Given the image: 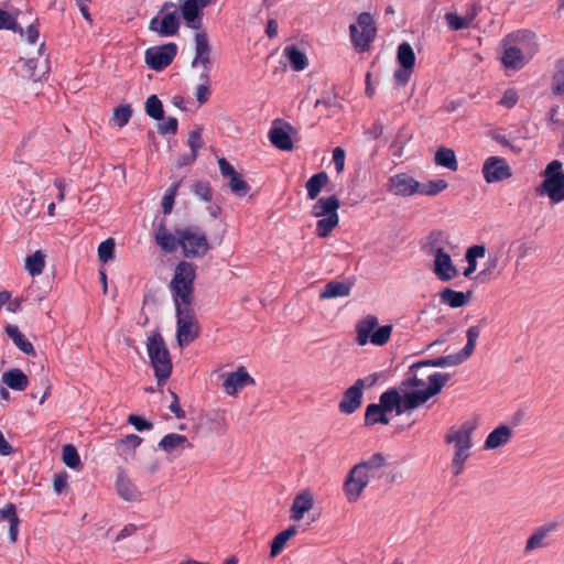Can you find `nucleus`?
I'll use <instances>...</instances> for the list:
<instances>
[{
    "instance_id": "obj_1",
    "label": "nucleus",
    "mask_w": 564,
    "mask_h": 564,
    "mask_svg": "<svg viewBox=\"0 0 564 564\" xmlns=\"http://www.w3.org/2000/svg\"><path fill=\"white\" fill-rule=\"evenodd\" d=\"M535 34L523 30L509 34L503 40L501 63L506 68L521 69L538 53Z\"/></svg>"
},
{
    "instance_id": "obj_2",
    "label": "nucleus",
    "mask_w": 564,
    "mask_h": 564,
    "mask_svg": "<svg viewBox=\"0 0 564 564\" xmlns=\"http://www.w3.org/2000/svg\"><path fill=\"white\" fill-rule=\"evenodd\" d=\"M475 429V423L466 421L458 426H451L445 434L444 442L454 446V455L451 462L454 476H459L464 471L465 463L470 457V449L474 445L471 436Z\"/></svg>"
},
{
    "instance_id": "obj_3",
    "label": "nucleus",
    "mask_w": 564,
    "mask_h": 564,
    "mask_svg": "<svg viewBox=\"0 0 564 564\" xmlns=\"http://www.w3.org/2000/svg\"><path fill=\"white\" fill-rule=\"evenodd\" d=\"M196 265L192 262L180 261L170 282L174 305H192Z\"/></svg>"
},
{
    "instance_id": "obj_4",
    "label": "nucleus",
    "mask_w": 564,
    "mask_h": 564,
    "mask_svg": "<svg viewBox=\"0 0 564 564\" xmlns=\"http://www.w3.org/2000/svg\"><path fill=\"white\" fill-rule=\"evenodd\" d=\"M147 351L150 364L153 367L158 384H165L166 380L171 377L173 365L170 351L160 333H155L148 338Z\"/></svg>"
},
{
    "instance_id": "obj_5",
    "label": "nucleus",
    "mask_w": 564,
    "mask_h": 564,
    "mask_svg": "<svg viewBox=\"0 0 564 564\" xmlns=\"http://www.w3.org/2000/svg\"><path fill=\"white\" fill-rule=\"evenodd\" d=\"M340 202L335 195L318 198L312 207V216L319 218L315 232L319 238H327L339 224Z\"/></svg>"
},
{
    "instance_id": "obj_6",
    "label": "nucleus",
    "mask_w": 564,
    "mask_h": 564,
    "mask_svg": "<svg viewBox=\"0 0 564 564\" xmlns=\"http://www.w3.org/2000/svg\"><path fill=\"white\" fill-rule=\"evenodd\" d=\"M379 321L375 315H367L356 324V343L366 346L371 343L375 346H384L391 338L392 325L378 326Z\"/></svg>"
},
{
    "instance_id": "obj_7",
    "label": "nucleus",
    "mask_w": 564,
    "mask_h": 564,
    "mask_svg": "<svg viewBox=\"0 0 564 564\" xmlns=\"http://www.w3.org/2000/svg\"><path fill=\"white\" fill-rule=\"evenodd\" d=\"M543 181L536 188L538 195H546L553 204L564 202V171L558 160L551 161L542 172Z\"/></svg>"
},
{
    "instance_id": "obj_8",
    "label": "nucleus",
    "mask_w": 564,
    "mask_h": 564,
    "mask_svg": "<svg viewBox=\"0 0 564 564\" xmlns=\"http://www.w3.org/2000/svg\"><path fill=\"white\" fill-rule=\"evenodd\" d=\"M176 234L180 235V248L185 258H202L210 249L206 234L198 226L177 228Z\"/></svg>"
},
{
    "instance_id": "obj_9",
    "label": "nucleus",
    "mask_w": 564,
    "mask_h": 564,
    "mask_svg": "<svg viewBox=\"0 0 564 564\" xmlns=\"http://www.w3.org/2000/svg\"><path fill=\"white\" fill-rule=\"evenodd\" d=\"M176 314V340L180 347H186L193 343L200 332L198 319L192 305L175 306Z\"/></svg>"
},
{
    "instance_id": "obj_10",
    "label": "nucleus",
    "mask_w": 564,
    "mask_h": 564,
    "mask_svg": "<svg viewBox=\"0 0 564 564\" xmlns=\"http://www.w3.org/2000/svg\"><path fill=\"white\" fill-rule=\"evenodd\" d=\"M377 31L372 15L362 12L358 15L357 23L349 25L350 42L358 52H367L377 36Z\"/></svg>"
},
{
    "instance_id": "obj_11",
    "label": "nucleus",
    "mask_w": 564,
    "mask_h": 564,
    "mask_svg": "<svg viewBox=\"0 0 564 564\" xmlns=\"http://www.w3.org/2000/svg\"><path fill=\"white\" fill-rule=\"evenodd\" d=\"M377 380V373L357 379L355 383L344 392L338 404L339 411L347 415L356 412L362 403L364 389L371 388L376 384Z\"/></svg>"
},
{
    "instance_id": "obj_12",
    "label": "nucleus",
    "mask_w": 564,
    "mask_h": 564,
    "mask_svg": "<svg viewBox=\"0 0 564 564\" xmlns=\"http://www.w3.org/2000/svg\"><path fill=\"white\" fill-rule=\"evenodd\" d=\"M177 54V45L167 43L161 46L149 47L144 52L147 65L156 72L166 68Z\"/></svg>"
},
{
    "instance_id": "obj_13",
    "label": "nucleus",
    "mask_w": 564,
    "mask_h": 564,
    "mask_svg": "<svg viewBox=\"0 0 564 564\" xmlns=\"http://www.w3.org/2000/svg\"><path fill=\"white\" fill-rule=\"evenodd\" d=\"M429 253L434 256L433 271L441 281L446 282L458 275L449 253L442 247H431Z\"/></svg>"
},
{
    "instance_id": "obj_14",
    "label": "nucleus",
    "mask_w": 564,
    "mask_h": 564,
    "mask_svg": "<svg viewBox=\"0 0 564 564\" xmlns=\"http://www.w3.org/2000/svg\"><path fill=\"white\" fill-rule=\"evenodd\" d=\"M487 183H497L512 176V171L506 159L489 156L485 160L481 169Z\"/></svg>"
},
{
    "instance_id": "obj_15",
    "label": "nucleus",
    "mask_w": 564,
    "mask_h": 564,
    "mask_svg": "<svg viewBox=\"0 0 564 564\" xmlns=\"http://www.w3.org/2000/svg\"><path fill=\"white\" fill-rule=\"evenodd\" d=\"M218 166H219L221 175L226 178H229L228 185L230 187V191L235 195L243 197L249 193V191H250L249 184L243 180L242 175L239 174L226 159H224V158L219 159Z\"/></svg>"
},
{
    "instance_id": "obj_16",
    "label": "nucleus",
    "mask_w": 564,
    "mask_h": 564,
    "mask_svg": "<svg viewBox=\"0 0 564 564\" xmlns=\"http://www.w3.org/2000/svg\"><path fill=\"white\" fill-rule=\"evenodd\" d=\"M293 127L288 122L281 120H274L272 127L269 130L268 138L270 142L279 150L291 151L293 149V141L290 135V131Z\"/></svg>"
},
{
    "instance_id": "obj_17",
    "label": "nucleus",
    "mask_w": 564,
    "mask_h": 564,
    "mask_svg": "<svg viewBox=\"0 0 564 564\" xmlns=\"http://www.w3.org/2000/svg\"><path fill=\"white\" fill-rule=\"evenodd\" d=\"M557 528L558 523L551 521L534 529L525 542L524 552L531 553L534 550L549 546L551 544L550 534L556 531Z\"/></svg>"
},
{
    "instance_id": "obj_18",
    "label": "nucleus",
    "mask_w": 564,
    "mask_h": 564,
    "mask_svg": "<svg viewBox=\"0 0 564 564\" xmlns=\"http://www.w3.org/2000/svg\"><path fill=\"white\" fill-rule=\"evenodd\" d=\"M180 28V21L176 11L165 13L162 19L154 17L149 23V30L156 32L160 36L176 35Z\"/></svg>"
},
{
    "instance_id": "obj_19",
    "label": "nucleus",
    "mask_w": 564,
    "mask_h": 564,
    "mask_svg": "<svg viewBox=\"0 0 564 564\" xmlns=\"http://www.w3.org/2000/svg\"><path fill=\"white\" fill-rule=\"evenodd\" d=\"M389 191L398 196L419 194V182L406 173H399L389 178Z\"/></svg>"
},
{
    "instance_id": "obj_20",
    "label": "nucleus",
    "mask_w": 564,
    "mask_h": 564,
    "mask_svg": "<svg viewBox=\"0 0 564 564\" xmlns=\"http://www.w3.org/2000/svg\"><path fill=\"white\" fill-rule=\"evenodd\" d=\"M207 3L199 0H185L181 6V14L187 28L199 30L203 21V9Z\"/></svg>"
},
{
    "instance_id": "obj_21",
    "label": "nucleus",
    "mask_w": 564,
    "mask_h": 564,
    "mask_svg": "<svg viewBox=\"0 0 564 564\" xmlns=\"http://www.w3.org/2000/svg\"><path fill=\"white\" fill-rule=\"evenodd\" d=\"M254 379L248 373L245 367H239L236 371L227 373L223 388L229 395H236L237 392L248 384H253Z\"/></svg>"
},
{
    "instance_id": "obj_22",
    "label": "nucleus",
    "mask_w": 564,
    "mask_h": 564,
    "mask_svg": "<svg viewBox=\"0 0 564 564\" xmlns=\"http://www.w3.org/2000/svg\"><path fill=\"white\" fill-rule=\"evenodd\" d=\"M359 475V469L351 468L344 481L343 490L348 502H356L366 488Z\"/></svg>"
},
{
    "instance_id": "obj_23",
    "label": "nucleus",
    "mask_w": 564,
    "mask_h": 564,
    "mask_svg": "<svg viewBox=\"0 0 564 564\" xmlns=\"http://www.w3.org/2000/svg\"><path fill=\"white\" fill-rule=\"evenodd\" d=\"M154 239L161 250L166 253H172L180 247V235L176 231L174 234L170 232L164 221L158 225Z\"/></svg>"
},
{
    "instance_id": "obj_24",
    "label": "nucleus",
    "mask_w": 564,
    "mask_h": 564,
    "mask_svg": "<svg viewBox=\"0 0 564 564\" xmlns=\"http://www.w3.org/2000/svg\"><path fill=\"white\" fill-rule=\"evenodd\" d=\"M212 64V47L208 36L205 32L195 34V56L192 61V67Z\"/></svg>"
},
{
    "instance_id": "obj_25",
    "label": "nucleus",
    "mask_w": 564,
    "mask_h": 564,
    "mask_svg": "<svg viewBox=\"0 0 564 564\" xmlns=\"http://www.w3.org/2000/svg\"><path fill=\"white\" fill-rule=\"evenodd\" d=\"M513 435L510 426L501 424L492 430L485 440V449H496L500 446L508 444Z\"/></svg>"
},
{
    "instance_id": "obj_26",
    "label": "nucleus",
    "mask_w": 564,
    "mask_h": 564,
    "mask_svg": "<svg viewBox=\"0 0 564 564\" xmlns=\"http://www.w3.org/2000/svg\"><path fill=\"white\" fill-rule=\"evenodd\" d=\"M314 505L313 495L310 491H303L299 494L291 506V516L290 518L294 521H300L303 519L304 514L308 512Z\"/></svg>"
},
{
    "instance_id": "obj_27",
    "label": "nucleus",
    "mask_w": 564,
    "mask_h": 564,
    "mask_svg": "<svg viewBox=\"0 0 564 564\" xmlns=\"http://www.w3.org/2000/svg\"><path fill=\"white\" fill-rule=\"evenodd\" d=\"M358 466L364 467V473L371 480L379 479L384 475L386 457L381 453H376L368 459L360 462Z\"/></svg>"
},
{
    "instance_id": "obj_28",
    "label": "nucleus",
    "mask_w": 564,
    "mask_h": 564,
    "mask_svg": "<svg viewBox=\"0 0 564 564\" xmlns=\"http://www.w3.org/2000/svg\"><path fill=\"white\" fill-rule=\"evenodd\" d=\"M379 404L387 413L392 411H395L397 415H401L403 413L402 395L395 388H391L381 393L379 397Z\"/></svg>"
},
{
    "instance_id": "obj_29",
    "label": "nucleus",
    "mask_w": 564,
    "mask_h": 564,
    "mask_svg": "<svg viewBox=\"0 0 564 564\" xmlns=\"http://www.w3.org/2000/svg\"><path fill=\"white\" fill-rule=\"evenodd\" d=\"M2 521L9 522V539L11 543H15L19 534L20 519L13 503H7L0 509V522Z\"/></svg>"
},
{
    "instance_id": "obj_30",
    "label": "nucleus",
    "mask_w": 564,
    "mask_h": 564,
    "mask_svg": "<svg viewBox=\"0 0 564 564\" xmlns=\"http://www.w3.org/2000/svg\"><path fill=\"white\" fill-rule=\"evenodd\" d=\"M1 380L8 388L15 391H24L29 384L26 375L19 368L3 372Z\"/></svg>"
},
{
    "instance_id": "obj_31",
    "label": "nucleus",
    "mask_w": 564,
    "mask_h": 564,
    "mask_svg": "<svg viewBox=\"0 0 564 564\" xmlns=\"http://www.w3.org/2000/svg\"><path fill=\"white\" fill-rule=\"evenodd\" d=\"M6 334L13 341L17 348L28 356H35V349L33 344L25 338L15 325H8L6 327Z\"/></svg>"
},
{
    "instance_id": "obj_32",
    "label": "nucleus",
    "mask_w": 564,
    "mask_h": 564,
    "mask_svg": "<svg viewBox=\"0 0 564 564\" xmlns=\"http://www.w3.org/2000/svg\"><path fill=\"white\" fill-rule=\"evenodd\" d=\"M351 284L340 281H329L319 293V300L346 297L350 294Z\"/></svg>"
},
{
    "instance_id": "obj_33",
    "label": "nucleus",
    "mask_w": 564,
    "mask_h": 564,
    "mask_svg": "<svg viewBox=\"0 0 564 564\" xmlns=\"http://www.w3.org/2000/svg\"><path fill=\"white\" fill-rule=\"evenodd\" d=\"M118 495L127 501H137L140 499L141 492L137 486L123 474H120L116 481Z\"/></svg>"
},
{
    "instance_id": "obj_34",
    "label": "nucleus",
    "mask_w": 564,
    "mask_h": 564,
    "mask_svg": "<svg viewBox=\"0 0 564 564\" xmlns=\"http://www.w3.org/2000/svg\"><path fill=\"white\" fill-rule=\"evenodd\" d=\"M19 14L20 10L18 8H12L10 10L0 8V30H9L23 35L24 31L18 23Z\"/></svg>"
},
{
    "instance_id": "obj_35",
    "label": "nucleus",
    "mask_w": 564,
    "mask_h": 564,
    "mask_svg": "<svg viewBox=\"0 0 564 564\" xmlns=\"http://www.w3.org/2000/svg\"><path fill=\"white\" fill-rule=\"evenodd\" d=\"M485 256L486 247L484 245H473L466 250L465 259L467 261V267L463 272L465 278H470L471 274L475 273L477 270V259L484 258Z\"/></svg>"
},
{
    "instance_id": "obj_36",
    "label": "nucleus",
    "mask_w": 564,
    "mask_h": 564,
    "mask_svg": "<svg viewBox=\"0 0 564 564\" xmlns=\"http://www.w3.org/2000/svg\"><path fill=\"white\" fill-rule=\"evenodd\" d=\"M328 182L329 177L326 172L323 171L313 174L305 184V188L307 191V198L311 200L316 199Z\"/></svg>"
},
{
    "instance_id": "obj_37",
    "label": "nucleus",
    "mask_w": 564,
    "mask_h": 564,
    "mask_svg": "<svg viewBox=\"0 0 564 564\" xmlns=\"http://www.w3.org/2000/svg\"><path fill=\"white\" fill-rule=\"evenodd\" d=\"M387 414L379 403H370L365 411V425L372 426L378 423L387 425L390 422Z\"/></svg>"
},
{
    "instance_id": "obj_38",
    "label": "nucleus",
    "mask_w": 564,
    "mask_h": 564,
    "mask_svg": "<svg viewBox=\"0 0 564 564\" xmlns=\"http://www.w3.org/2000/svg\"><path fill=\"white\" fill-rule=\"evenodd\" d=\"M469 295L470 292L465 294L464 292L445 288L440 293V299L442 303L447 304L451 308H458L467 303Z\"/></svg>"
},
{
    "instance_id": "obj_39",
    "label": "nucleus",
    "mask_w": 564,
    "mask_h": 564,
    "mask_svg": "<svg viewBox=\"0 0 564 564\" xmlns=\"http://www.w3.org/2000/svg\"><path fill=\"white\" fill-rule=\"evenodd\" d=\"M430 399L425 390L404 392L402 395L403 412L410 411L424 404Z\"/></svg>"
},
{
    "instance_id": "obj_40",
    "label": "nucleus",
    "mask_w": 564,
    "mask_h": 564,
    "mask_svg": "<svg viewBox=\"0 0 564 564\" xmlns=\"http://www.w3.org/2000/svg\"><path fill=\"white\" fill-rule=\"evenodd\" d=\"M434 161L437 165L444 166L451 171H457L458 163L454 150L441 148L436 151Z\"/></svg>"
},
{
    "instance_id": "obj_41",
    "label": "nucleus",
    "mask_w": 564,
    "mask_h": 564,
    "mask_svg": "<svg viewBox=\"0 0 564 564\" xmlns=\"http://www.w3.org/2000/svg\"><path fill=\"white\" fill-rule=\"evenodd\" d=\"M284 54L288 56L291 67L296 70H303L307 66L306 55L295 46H286Z\"/></svg>"
},
{
    "instance_id": "obj_42",
    "label": "nucleus",
    "mask_w": 564,
    "mask_h": 564,
    "mask_svg": "<svg viewBox=\"0 0 564 564\" xmlns=\"http://www.w3.org/2000/svg\"><path fill=\"white\" fill-rule=\"evenodd\" d=\"M397 59L400 66L405 68H414L415 54L412 46L408 42H403L398 46Z\"/></svg>"
},
{
    "instance_id": "obj_43",
    "label": "nucleus",
    "mask_w": 564,
    "mask_h": 564,
    "mask_svg": "<svg viewBox=\"0 0 564 564\" xmlns=\"http://www.w3.org/2000/svg\"><path fill=\"white\" fill-rule=\"evenodd\" d=\"M45 267V256L41 250L35 251L33 254L26 257L25 269L32 276L40 275Z\"/></svg>"
},
{
    "instance_id": "obj_44",
    "label": "nucleus",
    "mask_w": 564,
    "mask_h": 564,
    "mask_svg": "<svg viewBox=\"0 0 564 564\" xmlns=\"http://www.w3.org/2000/svg\"><path fill=\"white\" fill-rule=\"evenodd\" d=\"M185 444L191 446V444H188L187 442L186 436L177 433H170L163 436V438L159 443V447L164 452L170 453L177 447H183Z\"/></svg>"
},
{
    "instance_id": "obj_45",
    "label": "nucleus",
    "mask_w": 564,
    "mask_h": 564,
    "mask_svg": "<svg viewBox=\"0 0 564 564\" xmlns=\"http://www.w3.org/2000/svg\"><path fill=\"white\" fill-rule=\"evenodd\" d=\"M449 378L448 373L434 372L429 376V387L424 390L432 398L441 392Z\"/></svg>"
},
{
    "instance_id": "obj_46",
    "label": "nucleus",
    "mask_w": 564,
    "mask_h": 564,
    "mask_svg": "<svg viewBox=\"0 0 564 564\" xmlns=\"http://www.w3.org/2000/svg\"><path fill=\"white\" fill-rule=\"evenodd\" d=\"M448 187L445 180H433L427 183L419 182V194L426 196H436Z\"/></svg>"
},
{
    "instance_id": "obj_47",
    "label": "nucleus",
    "mask_w": 564,
    "mask_h": 564,
    "mask_svg": "<svg viewBox=\"0 0 564 564\" xmlns=\"http://www.w3.org/2000/svg\"><path fill=\"white\" fill-rule=\"evenodd\" d=\"M145 113L154 120L163 119V105L156 95L148 97L145 101Z\"/></svg>"
},
{
    "instance_id": "obj_48",
    "label": "nucleus",
    "mask_w": 564,
    "mask_h": 564,
    "mask_svg": "<svg viewBox=\"0 0 564 564\" xmlns=\"http://www.w3.org/2000/svg\"><path fill=\"white\" fill-rule=\"evenodd\" d=\"M479 334H480V328L478 326H470L467 329V332H466L467 343H466L465 347L460 350L463 357H465L466 359H468L473 355L475 347H476L477 339L479 337Z\"/></svg>"
},
{
    "instance_id": "obj_49",
    "label": "nucleus",
    "mask_w": 564,
    "mask_h": 564,
    "mask_svg": "<svg viewBox=\"0 0 564 564\" xmlns=\"http://www.w3.org/2000/svg\"><path fill=\"white\" fill-rule=\"evenodd\" d=\"M63 463L69 468H77L80 466V457L76 447L72 444L63 446L62 451Z\"/></svg>"
},
{
    "instance_id": "obj_50",
    "label": "nucleus",
    "mask_w": 564,
    "mask_h": 564,
    "mask_svg": "<svg viewBox=\"0 0 564 564\" xmlns=\"http://www.w3.org/2000/svg\"><path fill=\"white\" fill-rule=\"evenodd\" d=\"M132 116V109L129 105L119 106L115 108L111 117V121L115 126L122 128L128 124Z\"/></svg>"
},
{
    "instance_id": "obj_51",
    "label": "nucleus",
    "mask_w": 564,
    "mask_h": 564,
    "mask_svg": "<svg viewBox=\"0 0 564 564\" xmlns=\"http://www.w3.org/2000/svg\"><path fill=\"white\" fill-rule=\"evenodd\" d=\"M444 19L448 25V28L453 31H459L464 29H468L470 26V23L464 15H458L456 12H447L444 15Z\"/></svg>"
},
{
    "instance_id": "obj_52",
    "label": "nucleus",
    "mask_w": 564,
    "mask_h": 564,
    "mask_svg": "<svg viewBox=\"0 0 564 564\" xmlns=\"http://www.w3.org/2000/svg\"><path fill=\"white\" fill-rule=\"evenodd\" d=\"M465 360H467V359L465 357H463L462 352L459 351L454 355L433 358L431 364H432V367H449V366L460 365Z\"/></svg>"
},
{
    "instance_id": "obj_53",
    "label": "nucleus",
    "mask_w": 564,
    "mask_h": 564,
    "mask_svg": "<svg viewBox=\"0 0 564 564\" xmlns=\"http://www.w3.org/2000/svg\"><path fill=\"white\" fill-rule=\"evenodd\" d=\"M187 144L191 148V161H195L197 151L203 147L202 128H196L189 132Z\"/></svg>"
},
{
    "instance_id": "obj_54",
    "label": "nucleus",
    "mask_w": 564,
    "mask_h": 564,
    "mask_svg": "<svg viewBox=\"0 0 564 564\" xmlns=\"http://www.w3.org/2000/svg\"><path fill=\"white\" fill-rule=\"evenodd\" d=\"M192 192L204 202L213 199V192L209 182L197 181L192 185Z\"/></svg>"
},
{
    "instance_id": "obj_55",
    "label": "nucleus",
    "mask_w": 564,
    "mask_h": 564,
    "mask_svg": "<svg viewBox=\"0 0 564 564\" xmlns=\"http://www.w3.org/2000/svg\"><path fill=\"white\" fill-rule=\"evenodd\" d=\"M116 243L112 238L104 240L98 246V258L101 262L106 263L113 258Z\"/></svg>"
},
{
    "instance_id": "obj_56",
    "label": "nucleus",
    "mask_w": 564,
    "mask_h": 564,
    "mask_svg": "<svg viewBox=\"0 0 564 564\" xmlns=\"http://www.w3.org/2000/svg\"><path fill=\"white\" fill-rule=\"evenodd\" d=\"M552 89L556 95H564V58L557 62L556 72L553 76Z\"/></svg>"
},
{
    "instance_id": "obj_57",
    "label": "nucleus",
    "mask_w": 564,
    "mask_h": 564,
    "mask_svg": "<svg viewBox=\"0 0 564 564\" xmlns=\"http://www.w3.org/2000/svg\"><path fill=\"white\" fill-rule=\"evenodd\" d=\"M498 267V257H489L484 264V269L476 275V279L484 282L487 276L494 275Z\"/></svg>"
},
{
    "instance_id": "obj_58",
    "label": "nucleus",
    "mask_w": 564,
    "mask_h": 564,
    "mask_svg": "<svg viewBox=\"0 0 564 564\" xmlns=\"http://www.w3.org/2000/svg\"><path fill=\"white\" fill-rule=\"evenodd\" d=\"M37 61L30 58L22 65L21 75L24 78L36 80L39 73L36 72Z\"/></svg>"
},
{
    "instance_id": "obj_59",
    "label": "nucleus",
    "mask_w": 564,
    "mask_h": 564,
    "mask_svg": "<svg viewBox=\"0 0 564 564\" xmlns=\"http://www.w3.org/2000/svg\"><path fill=\"white\" fill-rule=\"evenodd\" d=\"M518 99H519V97H518L517 91L514 89L509 88V89L505 90L501 99L499 100V105H501L508 109H511L517 105Z\"/></svg>"
},
{
    "instance_id": "obj_60",
    "label": "nucleus",
    "mask_w": 564,
    "mask_h": 564,
    "mask_svg": "<svg viewBox=\"0 0 564 564\" xmlns=\"http://www.w3.org/2000/svg\"><path fill=\"white\" fill-rule=\"evenodd\" d=\"M412 73H413V68H405L402 66L400 68H398L393 74L395 85L397 86H405L409 83Z\"/></svg>"
},
{
    "instance_id": "obj_61",
    "label": "nucleus",
    "mask_w": 564,
    "mask_h": 564,
    "mask_svg": "<svg viewBox=\"0 0 564 564\" xmlns=\"http://www.w3.org/2000/svg\"><path fill=\"white\" fill-rule=\"evenodd\" d=\"M178 121L174 117L167 118L163 123L159 126V132L163 135L175 134L177 132Z\"/></svg>"
},
{
    "instance_id": "obj_62",
    "label": "nucleus",
    "mask_w": 564,
    "mask_h": 564,
    "mask_svg": "<svg viewBox=\"0 0 564 564\" xmlns=\"http://www.w3.org/2000/svg\"><path fill=\"white\" fill-rule=\"evenodd\" d=\"M288 540L282 535V533H278L271 543L270 556H278L282 550L284 549Z\"/></svg>"
},
{
    "instance_id": "obj_63",
    "label": "nucleus",
    "mask_w": 564,
    "mask_h": 564,
    "mask_svg": "<svg viewBox=\"0 0 564 564\" xmlns=\"http://www.w3.org/2000/svg\"><path fill=\"white\" fill-rule=\"evenodd\" d=\"M210 96V85L199 84L195 90V97L199 105H204L208 101Z\"/></svg>"
},
{
    "instance_id": "obj_64",
    "label": "nucleus",
    "mask_w": 564,
    "mask_h": 564,
    "mask_svg": "<svg viewBox=\"0 0 564 564\" xmlns=\"http://www.w3.org/2000/svg\"><path fill=\"white\" fill-rule=\"evenodd\" d=\"M128 422L133 425L137 431L151 430L153 426L151 422L145 421L135 414H130L128 416Z\"/></svg>"
}]
</instances>
